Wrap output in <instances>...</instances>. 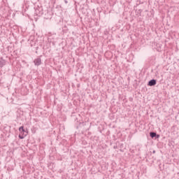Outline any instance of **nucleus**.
<instances>
[{
    "instance_id": "f257e3e1",
    "label": "nucleus",
    "mask_w": 179,
    "mask_h": 179,
    "mask_svg": "<svg viewBox=\"0 0 179 179\" xmlns=\"http://www.w3.org/2000/svg\"><path fill=\"white\" fill-rule=\"evenodd\" d=\"M34 63L35 64V65L38 66L41 64V59L40 58H37L34 61Z\"/></svg>"
},
{
    "instance_id": "f03ea898",
    "label": "nucleus",
    "mask_w": 179,
    "mask_h": 179,
    "mask_svg": "<svg viewBox=\"0 0 179 179\" xmlns=\"http://www.w3.org/2000/svg\"><path fill=\"white\" fill-rule=\"evenodd\" d=\"M156 85V80L153 79L149 81L148 86H155Z\"/></svg>"
},
{
    "instance_id": "7ed1b4c3",
    "label": "nucleus",
    "mask_w": 179,
    "mask_h": 179,
    "mask_svg": "<svg viewBox=\"0 0 179 179\" xmlns=\"http://www.w3.org/2000/svg\"><path fill=\"white\" fill-rule=\"evenodd\" d=\"M24 132H26V130H24V129H23L22 130H21L20 134L19 135V138L20 139H24V136H22V134H24Z\"/></svg>"
},
{
    "instance_id": "20e7f679",
    "label": "nucleus",
    "mask_w": 179,
    "mask_h": 179,
    "mask_svg": "<svg viewBox=\"0 0 179 179\" xmlns=\"http://www.w3.org/2000/svg\"><path fill=\"white\" fill-rule=\"evenodd\" d=\"M150 136H151V138H155V137H156V133L150 132Z\"/></svg>"
},
{
    "instance_id": "39448f33",
    "label": "nucleus",
    "mask_w": 179,
    "mask_h": 179,
    "mask_svg": "<svg viewBox=\"0 0 179 179\" xmlns=\"http://www.w3.org/2000/svg\"><path fill=\"white\" fill-rule=\"evenodd\" d=\"M23 129H24L23 126L20 127L19 128V131H20V132H21V131H22V130H23Z\"/></svg>"
},
{
    "instance_id": "423d86ee",
    "label": "nucleus",
    "mask_w": 179,
    "mask_h": 179,
    "mask_svg": "<svg viewBox=\"0 0 179 179\" xmlns=\"http://www.w3.org/2000/svg\"><path fill=\"white\" fill-rule=\"evenodd\" d=\"M2 65H3V64L1 63V64H0V66H2Z\"/></svg>"
},
{
    "instance_id": "0eeeda50",
    "label": "nucleus",
    "mask_w": 179,
    "mask_h": 179,
    "mask_svg": "<svg viewBox=\"0 0 179 179\" xmlns=\"http://www.w3.org/2000/svg\"><path fill=\"white\" fill-rule=\"evenodd\" d=\"M37 15H39V16H40V14H37Z\"/></svg>"
}]
</instances>
